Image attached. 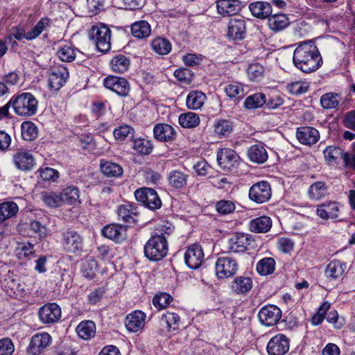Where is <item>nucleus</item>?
I'll use <instances>...</instances> for the list:
<instances>
[{"instance_id":"obj_1","label":"nucleus","mask_w":355,"mask_h":355,"mask_svg":"<svg viewBox=\"0 0 355 355\" xmlns=\"http://www.w3.org/2000/svg\"><path fill=\"white\" fill-rule=\"evenodd\" d=\"M294 65L304 73L316 71L322 63L320 53L315 44L309 40L300 43L293 52Z\"/></svg>"},{"instance_id":"obj_2","label":"nucleus","mask_w":355,"mask_h":355,"mask_svg":"<svg viewBox=\"0 0 355 355\" xmlns=\"http://www.w3.org/2000/svg\"><path fill=\"white\" fill-rule=\"evenodd\" d=\"M9 104L15 114L19 116L30 117L37 114L38 110V101L30 92H22L12 96Z\"/></svg>"},{"instance_id":"obj_3","label":"nucleus","mask_w":355,"mask_h":355,"mask_svg":"<svg viewBox=\"0 0 355 355\" xmlns=\"http://www.w3.org/2000/svg\"><path fill=\"white\" fill-rule=\"evenodd\" d=\"M144 254L150 261H159L168 253V243L163 236L152 235L144 247Z\"/></svg>"},{"instance_id":"obj_4","label":"nucleus","mask_w":355,"mask_h":355,"mask_svg":"<svg viewBox=\"0 0 355 355\" xmlns=\"http://www.w3.org/2000/svg\"><path fill=\"white\" fill-rule=\"evenodd\" d=\"M89 37L96 44L98 50L103 53L111 49V31L105 25L94 26L89 33Z\"/></svg>"},{"instance_id":"obj_5","label":"nucleus","mask_w":355,"mask_h":355,"mask_svg":"<svg viewBox=\"0 0 355 355\" xmlns=\"http://www.w3.org/2000/svg\"><path fill=\"white\" fill-rule=\"evenodd\" d=\"M135 196L138 202L151 210L159 209L162 200L157 191L151 188L143 187L135 191Z\"/></svg>"},{"instance_id":"obj_6","label":"nucleus","mask_w":355,"mask_h":355,"mask_svg":"<svg viewBox=\"0 0 355 355\" xmlns=\"http://www.w3.org/2000/svg\"><path fill=\"white\" fill-rule=\"evenodd\" d=\"M239 269L236 260L230 257L218 258L215 263V272L218 279H224L234 275Z\"/></svg>"},{"instance_id":"obj_7","label":"nucleus","mask_w":355,"mask_h":355,"mask_svg":"<svg viewBox=\"0 0 355 355\" xmlns=\"http://www.w3.org/2000/svg\"><path fill=\"white\" fill-rule=\"evenodd\" d=\"M272 196L270 184L267 181H260L254 184L249 190L251 200L261 204L268 202Z\"/></svg>"},{"instance_id":"obj_8","label":"nucleus","mask_w":355,"mask_h":355,"mask_svg":"<svg viewBox=\"0 0 355 355\" xmlns=\"http://www.w3.org/2000/svg\"><path fill=\"white\" fill-rule=\"evenodd\" d=\"M239 161V156L231 148H221L217 153V162L220 166L225 170L229 171L235 170Z\"/></svg>"},{"instance_id":"obj_9","label":"nucleus","mask_w":355,"mask_h":355,"mask_svg":"<svg viewBox=\"0 0 355 355\" xmlns=\"http://www.w3.org/2000/svg\"><path fill=\"white\" fill-rule=\"evenodd\" d=\"M38 316L42 324H54L61 318V309L57 304L49 303L39 309Z\"/></svg>"},{"instance_id":"obj_10","label":"nucleus","mask_w":355,"mask_h":355,"mask_svg":"<svg viewBox=\"0 0 355 355\" xmlns=\"http://www.w3.org/2000/svg\"><path fill=\"white\" fill-rule=\"evenodd\" d=\"M104 86L119 96H127L130 87L128 81L122 77L110 76L105 78Z\"/></svg>"},{"instance_id":"obj_11","label":"nucleus","mask_w":355,"mask_h":355,"mask_svg":"<svg viewBox=\"0 0 355 355\" xmlns=\"http://www.w3.org/2000/svg\"><path fill=\"white\" fill-rule=\"evenodd\" d=\"M62 245L67 252L76 253L83 248V238L76 231L68 229L62 234Z\"/></svg>"},{"instance_id":"obj_12","label":"nucleus","mask_w":355,"mask_h":355,"mask_svg":"<svg viewBox=\"0 0 355 355\" xmlns=\"http://www.w3.org/2000/svg\"><path fill=\"white\" fill-rule=\"evenodd\" d=\"M68 77V70L63 65L52 68L48 80L49 87L54 91H58L65 84Z\"/></svg>"},{"instance_id":"obj_13","label":"nucleus","mask_w":355,"mask_h":355,"mask_svg":"<svg viewBox=\"0 0 355 355\" xmlns=\"http://www.w3.org/2000/svg\"><path fill=\"white\" fill-rule=\"evenodd\" d=\"M258 317L261 324L266 326L275 324L282 317L281 309L275 305H266L261 309Z\"/></svg>"},{"instance_id":"obj_14","label":"nucleus","mask_w":355,"mask_h":355,"mask_svg":"<svg viewBox=\"0 0 355 355\" xmlns=\"http://www.w3.org/2000/svg\"><path fill=\"white\" fill-rule=\"evenodd\" d=\"M254 241L250 234L236 233L229 240L230 248L234 252H243L251 248Z\"/></svg>"},{"instance_id":"obj_15","label":"nucleus","mask_w":355,"mask_h":355,"mask_svg":"<svg viewBox=\"0 0 355 355\" xmlns=\"http://www.w3.org/2000/svg\"><path fill=\"white\" fill-rule=\"evenodd\" d=\"M51 343V336L48 333L35 334L27 347V352L31 355H39Z\"/></svg>"},{"instance_id":"obj_16","label":"nucleus","mask_w":355,"mask_h":355,"mask_svg":"<svg viewBox=\"0 0 355 355\" xmlns=\"http://www.w3.org/2000/svg\"><path fill=\"white\" fill-rule=\"evenodd\" d=\"M184 258L185 263L189 268L192 269L199 268L204 259L202 247L198 244L190 245L185 252Z\"/></svg>"},{"instance_id":"obj_17","label":"nucleus","mask_w":355,"mask_h":355,"mask_svg":"<svg viewBox=\"0 0 355 355\" xmlns=\"http://www.w3.org/2000/svg\"><path fill=\"white\" fill-rule=\"evenodd\" d=\"M288 351V339L282 334L272 337L267 345L268 355H284Z\"/></svg>"},{"instance_id":"obj_18","label":"nucleus","mask_w":355,"mask_h":355,"mask_svg":"<svg viewBox=\"0 0 355 355\" xmlns=\"http://www.w3.org/2000/svg\"><path fill=\"white\" fill-rule=\"evenodd\" d=\"M12 162L15 166L21 171H29L35 165L33 155L26 150H17L12 155Z\"/></svg>"},{"instance_id":"obj_19","label":"nucleus","mask_w":355,"mask_h":355,"mask_svg":"<svg viewBox=\"0 0 355 355\" xmlns=\"http://www.w3.org/2000/svg\"><path fill=\"white\" fill-rule=\"evenodd\" d=\"M296 138L304 145L311 146L317 143L320 139L318 130L309 126H302L297 129Z\"/></svg>"},{"instance_id":"obj_20","label":"nucleus","mask_w":355,"mask_h":355,"mask_svg":"<svg viewBox=\"0 0 355 355\" xmlns=\"http://www.w3.org/2000/svg\"><path fill=\"white\" fill-rule=\"evenodd\" d=\"M246 33L245 21L241 18L231 19L228 23L227 37L232 40H241Z\"/></svg>"},{"instance_id":"obj_21","label":"nucleus","mask_w":355,"mask_h":355,"mask_svg":"<svg viewBox=\"0 0 355 355\" xmlns=\"http://www.w3.org/2000/svg\"><path fill=\"white\" fill-rule=\"evenodd\" d=\"M102 234L116 243H121L126 239L127 229L123 225L111 224L103 228Z\"/></svg>"},{"instance_id":"obj_22","label":"nucleus","mask_w":355,"mask_h":355,"mask_svg":"<svg viewBox=\"0 0 355 355\" xmlns=\"http://www.w3.org/2000/svg\"><path fill=\"white\" fill-rule=\"evenodd\" d=\"M153 134L157 140L163 142L173 141L177 136L174 128L166 123H159L155 125Z\"/></svg>"},{"instance_id":"obj_23","label":"nucleus","mask_w":355,"mask_h":355,"mask_svg":"<svg viewBox=\"0 0 355 355\" xmlns=\"http://www.w3.org/2000/svg\"><path fill=\"white\" fill-rule=\"evenodd\" d=\"M146 314L141 311H135L125 318V327L129 331L137 332L145 324Z\"/></svg>"},{"instance_id":"obj_24","label":"nucleus","mask_w":355,"mask_h":355,"mask_svg":"<svg viewBox=\"0 0 355 355\" xmlns=\"http://www.w3.org/2000/svg\"><path fill=\"white\" fill-rule=\"evenodd\" d=\"M239 0H219L216 1L218 12L221 15H234L241 10Z\"/></svg>"},{"instance_id":"obj_25","label":"nucleus","mask_w":355,"mask_h":355,"mask_svg":"<svg viewBox=\"0 0 355 355\" xmlns=\"http://www.w3.org/2000/svg\"><path fill=\"white\" fill-rule=\"evenodd\" d=\"M317 214L322 219H335L338 217L339 207L336 202H329L320 205L317 208Z\"/></svg>"},{"instance_id":"obj_26","label":"nucleus","mask_w":355,"mask_h":355,"mask_svg":"<svg viewBox=\"0 0 355 355\" xmlns=\"http://www.w3.org/2000/svg\"><path fill=\"white\" fill-rule=\"evenodd\" d=\"M249 9L253 16L265 19L272 15V5L268 2L257 1L249 5Z\"/></svg>"},{"instance_id":"obj_27","label":"nucleus","mask_w":355,"mask_h":355,"mask_svg":"<svg viewBox=\"0 0 355 355\" xmlns=\"http://www.w3.org/2000/svg\"><path fill=\"white\" fill-rule=\"evenodd\" d=\"M189 175L179 170L171 171L167 176L168 183L170 187L180 189L187 184Z\"/></svg>"},{"instance_id":"obj_28","label":"nucleus","mask_w":355,"mask_h":355,"mask_svg":"<svg viewBox=\"0 0 355 355\" xmlns=\"http://www.w3.org/2000/svg\"><path fill=\"white\" fill-rule=\"evenodd\" d=\"M117 213L119 217L126 223H136L137 222V210L136 207L132 204L120 205Z\"/></svg>"},{"instance_id":"obj_29","label":"nucleus","mask_w":355,"mask_h":355,"mask_svg":"<svg viewBox=\"0 0 355 355\" xmlns=\"http://www.w3.org/2000/svg\"><path fill=\"white\" fill-rule=\"evenodd\" d=\"M272 227V220L270 217L262 216L250 220L249 228L251 232L255 233H266Z\"/></svg>"},{"instance_id":"obj_30","label":"nucleus","mask_w":355,"mask_h":355,"mask_svg":"<svg viewBox=\"0 0 355 355\" xmlns=\"http://www.w3.org/2000/svg\"><path fill=\"white\" fill-rule=\"evenodd\" d=\"M76 331L80 338L89 340L96 334V324L92 320L82 321L76 327Z\"/></svg>"},{"instance_id":"obj_31","label":"nucleus","mask_w":355,"mask_h":355,"mask_svg":"<svg viewBox=\"0 0 355 355\" xmlns=\"http://www.w3.org/2000/svg\"><path fill=\"white\" fill-rule=\"evenodd\" d=\"M100 168L103 175L107 178H119L123 172V168L118 164L101 159Z\"/></svg>"},{"instance_id":"obj_32","label":"nucleus","mask_w":355,"mask_h":355,"mask_svg":"<svg viewBox=\"0 0 355 355\" xmlns=\"http://www.w3.org/2000/svg\"><path fill=\"white\" fill-rule=\"evenodd\" d=\"M180 322V316L175 313L169 311L163 314L160 319L161 326L166 327L169 332L177 331L179 329Z\"/></svg>"},{"instance_id":"obj_33","label":"nucleus","mask_w":355,"mask_h":355,"mask_svg":"<svg viewBox=\"0 0 355 355\" xmlns=\"http://www.w3.org/2000/svg\"><path fill=\"white\" fill-rule=\"evenodd\" d=\"M131 33L138 39L146 38L151 33L150 25L146 20L135 21L131 26Z\"/></svg>"},{"instance_id":"obj_34","label":"nucleus","mask_w":355,"mask_h":355,"mask_svg":"<svg viewBox=\"0 0 355 355\" xmlns=\"http://www.w3.org/2000/svg\"><path fill=\"white\" fill-rule=\"evenodd\" d=\"M252 288V281L248 277H236L232 283V289L236 294H245Z\"/></svg>"},{"instance_id":"obj_35","label":"nucleus","mask_w":355,"mask_h":355,"mask_svg":"<svg viewBox=\"0 0 355 355\" xmlns=\"http://www.w3.org/2000/svg\"><path fill=\"white\" fill-rule=\"evenodd\" d=\"M248 157L252 162L262 164L268 159L266 150L261 145H254L249 148Z\"/></svg>"},{"instance_id":"obj_36","label":"nucleus","mask_w":355,"mask_h":355,"mask_svg":"<svg viewBox=\"0 0 355 355\" xmlns=\"http://www.w3.org/2000/svg\"><path fill=\"white\" fill-rule=\"evenodd\" d=\"M62 200V205H73L79 199V190L75 186H69L59 192Z\"/></svg>"},{"instance_id":"obj_37","label":"nucleus","mask_w":355,"mask_h":355,"mask_svg":"<svg viewBox=\"0 0 355 355\" xmlns=\"http://www.w3.org/2000/svg\"><path fill=\"white\" fill-rule=\"evenodd\" d=\"M151 47L156 53L164 55L170 53L172 45L168 39L162 37H157L152 40Z\"/></svg>"},{"instance_id":"obj_38","label":"nucleus","mask_w":355,"mask_h":355,"mask_svg":"<svg viewBox=\"0 0 355 355\" xmlns=\"http://www.w3.org/2000/svg\"><path fill=\"white\" fill-rule=\"evenodd\" d=\"M130 61L128 58L123 55L114 56L110 62V68L114 72L124 73L130 67Z\"/></svg>"},{"instance_id":"obj_39","label":"nucleus","mask_w":355,"mask_h":355,"mask_svg":"<svg viewBox=\"0 0 355 355\" xmlns=\"http://www.w3.org/2000/svg\"><path fill=\"white\" fill-rule=\"evenodd\" d=\"M206 99V96L201 92L191 91L187 97V106L191 110L200 108Z\"/></svg>"},{"instance_id":"obj_40","label":"nucleus","mask_w":355,"mask_h":355,"mask_svg":"<svg viewBox=\"0 0 355 355\" xmlns=\"http://www.w3.org/2000/svg\"><path fill=\"white\" fill-rule=\"evenodd\" d=\"M17 205L12 201L0 203V223L14 216L18 212Z\"/></svg>"},{"instance_id":"obj_41","label":"nucleus","mask_w":355,"mask_h":355,"mask_svg":"<svg viewBox=\"0 0 355 355\" xmlns=\"http://www.w3.org/2000/svg\"><path fill=\"white\" fill-rule=\"evenodd\" d=\"M50 24L51 19L49 18L42 17L33 28L26 33V40H33L36 39L42 32L50 26Z\"/></svg>"},{"instance_id":"obj_42","label":"nucleus","mask_w":355,"mask_h":355,"mask_svg":"<svg viewBox=\"0 0 355 355\" xmlns=\"http://www.w3.org/2000/svg\"><path fill=\"white\" fill-rule=\"evenodd\" d=\"M327 193L328 187L323 182L313 183L308 191L309 198L317 200L324 198Z\"/></svg>"},{"instance_id":"obj_43","label":"nucleus","mask_w":355,"mask_h":355,"mask_svg":"<svg viewBox=\"0 0 355 355\" xmlns=\"http://www.w3.org/2000/svg\"><path fill=\"white\" fill-rule=\"evenodd\" d=\"M345 268V264H343L340 261L333 260L326 267L325 275L327 277L334 279H337L343 275Z\"/></svg>"},{"instance_id":"obj_44","label":"nucleus","mask_w":355,"mask_h":355,"mask_svg":"<svg viewBox=\"0 0 355 355\" xmlns=\"http://www.w3.org/2000/svg\"><path fill=\"white\" fill-rule=\"evenodd\" d=\"M266 103V96L263 93H255L248 96L243 103L245 108L251 110L261 107Z\"/></svg>"},{"instance_id":"obj_45","label":"nucleus","mask_w":355,"mask_h":355,"mask_svg":"<svg viewBox=\"0 0 355 355\" xmlns=\"http://www.w3.org/2000/svg\"><path fill=\"white\" fill-rule=\"evenodd\" d=\"M98 270V263L93 257L87 258L81 265V272L87 279H92L95 277Z\"/></svg>"},{"instance_id":"obj_46","label":"nucleus","mask_w":355,"mask_h":355,"mask_svg":"<svg viewBox=\"0 0 355 355\" xmlns=\"http://www.w3.org/2000/svg\"><path fill=\"white\" fill-rule=\"evenodd\" d=\"M179 124L185 128H193L200 123L198 115L194 112L182 113L179 116Z\"/></svg>"},{"instance_id":"obj_47","label":"nucleus","mask_w":355,"mask_h":355,"mask_svg":"<svg viewBox=\"0 0 355 355\" xmlns=\"http://www.w3.org/2000/svg\"><path fill=\"white\" fill-rule=\"evenodd\" d=\"M257 271L261 275H268L273 273L275 269V261L271 257H265L257 263Z\"/></svg>"},{"instance_id":"obj_48","label":"nucleus","mask_w":355,"mask_h":355,"mask_svg":"<svg viewBox=\"0 0 355 355\" xmlns=\"http://www.w3.org/2000/svg\"><path fill=\"white\" fill-rule=\"evenodd\" d=\"M132 148L141 155H149L152 153L153 145L150 140L137 138L133 140Z\"/></svg>"},{"instance_id":"obj_49","label":"nucleus","mask_w":355,"mask_h":355,"mask_svg":"<svg viewBox=\"0 0 355 355\" xmlns=\"http://www.w3.org/2000/svg\"><path fill=\"white\" fill-rule=\"evenodd\" d=\"M41 199L46 206L51 208H56L62 206L59 192H42L41 193Z\"/></svg>"},{"instance_id":"obj_50","label":"nucleus","mask_w":355,"mask_h":355,"mask_svg":"<svg viewBox=\"0 0 355 355\" xmlns=\"http://www.w3.org/2000/svg\"><path fill=\"white\" fill-rule=\"evenodd\" d=\"M340 95L336 93H326L320 97V104L324 109L336 108L340 103Z\"/></svg>"},{"instance_id":"obj_51","label":"nucleus","mask_w":355,"mask_h":355,"mask_svg":"<svg viewBox=\"0 0 355 355\" xmlns=\"http://www.w3.org/2000/svg\"><path fill=\"white\" fill-rule=\"evenodd\" d=\"M268 24L271 29L281 31L288 25V18L286 15L274 14L269 18Z\"/></svg>"},{"instance_id":"obj_52","label":"nucleus","mask_w":355,"mask_h":355,"mask_svg":"<svg viewBox=\"0 0 355 355\" xmlns=\"http://www.w3.org/2000/svg\"><path fill=\"white\" fill-rule=\"evenodd\" d=\"M224 91L230 98L239 100L245 95L243 86L239 83H230L225 87Z\"/></svg>"},{"instance_id":"obj_53","label":"nucleus","mask_w":355,"mask_h":355,"mask_svg":"<svg viewBox=\"0 0 355 355\" xmlns=\"http://www.w3.org/2000/svg\"><path fill=\"white\" fill-rule=\"evenodd\" d=\"M21 136L26 141H32L38 135L37 128L31 121H24L21 123Z\"/></svg>"},{"instance_id":"obj_54","label":"nucleus","mask_w":355,"mask_h":355,"mask_svg":"<svg viewBox=\"0 0 355 355\" xmlns=\"http://www.w3.org/2000/svg\"><path fill=\"white\" fill-rule=\"evenodd\" d=\"M77 52L80 51L70 45H64L59 49L57 55L62 61L70 62L75 60Z\"/></svg>"},{"instance_id":"obj_55","label":"nucleus","mask_w":355,"mask_h":355,"mask_svg":"<svg viewBox=\"0 0 355 355\" xmlns=\"http://www.w3.org/2000/svg\"><path fill=\"white\" fill-rule=\"evenodd\" d=\"M218 213L221 215H227L232 213L236 208L235 204L230 200H221L215 205Z\"/></svg>"},{"instance_id":"obj_56","label":"nucleus","mask_w":355,"mask_h":355,"mask_svg":"<svg viewBox=\"0 0 355 355\" xmlns=\"http://www.w3.org/2000/svg\"><path fill=\"white\" fill-rule=\"evenodd\" d=\"M113 134L116 140L123 141L128 137H133L134 129L128 125H123L116 128Z\"/></svg>"},{"instance_id":"obj_57","label":"nucleus","mask_w":355,"mask_h":355,"mask_svg":"<svg viewBox=\"0 0 355 355\" xmlns=\"http://www.w3.org/2000/svg\"><path fill=\"white\" fill-rule=\"evenodd\" d=\"M214 131L219 136H227L232 131V123L228 120H219L215 123Z\"/></svg>"},{"instance_id":"obj_58","label":"nucleus","mask_w":355,"mask_h":355,"mask_svg":"<svg viewBox=\"0 0 355 355\" xmlns=\"http://www.w3.org/2000/svg\"><path fill=\"white\" fill-rule=\"evenodd\" d=\"M172 297L166 293H162L156 295L153 299V305L159 309H162L166 307L172 301Z\"/></svg>"},{"instance_id":"obj_59","label":"nucleus","mask_w":355,"mask_h":355,"mask_svg":"<svg viewBox=\"0 0 355 355\" xmlns=\"http://www.w3.org/2000/svg\"><path fill=\"white\" fill-rule=\"evenodd\" d=\"M247 73L250 80L259 81L263 76L264 68L259 64H252L248 67Z\"/></svg>"},{"instance_id":"obj_60","label":"nucleus","mask_w":355,"mask_h":355,"mask_svg":"<svg viewBox=\"0 0 355 355\" xmlns=\"http://www.w3.org/2000/svg\"><path fill=\"white\" fill-rule=\"evenodd\" d=\"M175 227L173 224L168 221H164L162 224L159 225L153 235L155 236H163L167 241V236L173 234L174 232Z\"/></svg>"},{"instance_id":"obj_61","label":"nucleus","mask_w":355,"mask_h":355,"mask_svg":"<svg viewBox=\"0 0 355 355\" xmlns=\"http://www.w3.org/2000/svg\"><path fill=\"white\" fill-rule=\"evenodd\" d=\"M325 159L329 162H334L340 156L343 157V152L340 148L336 146H328L323 151Z\"/></svg>"},{"instance_id":"obj_62","label":"nucleus","mask_w":355,"mask_h":355,"mask_svg":"<svg viewBox=\"0 0 355 355\" xmlns=\"http://www.w3.org/2000/svg\"><path fill=\"white\" fill-rule=\"evenodd\" d=\"M174 76L182 83H189L192 79V73L187 68H180L175 71Z\"/></svg>"},{"instance_id":"obj_63","label":"nucleus","mask_w":355,"mask_h":355,"mask_svg":"<svg viewBox=\"0 0 355 355\" xmlns=\"http://www.w3.org/2000/svg\"><path fill=\"white\" fill-rule=\"evenodd\" d=\"M14 351L15 347L10 338L0 340V355H12Z\"/></svg>"},{"instance_id":"obj_64","label":"nucleus","mask_w":355,"mask_h":355,"mask_svg":"<svg viewBox=\"0 0 355 355\" xmlns=\"http://www.w3.org/2000/svg\"><path fill=\"white\" fill-rule=\"evenodd\" d=\"M40 177L43 180L46 181H55L59 177V173L58 171L46 167L45 168H41L40 170Z\"/></svg>"}]
</instances>
